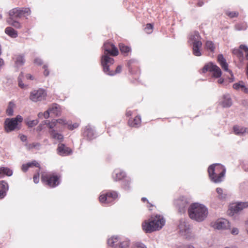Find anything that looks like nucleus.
Here are the masks:
<instances>
[{
  "instance_id": "nucleus-64",
  "label": "nucleus",
  "mask_w": 248,
  "mask_h": 248,
  "mask_svg": "<svg viewBox=\"0 0 248 248\" xmlns=\"http://www.w3.org/2000/svg\"><path fill=\"white\" fill-rule=\"evenodd\" d=\"M223 81H224V79H223V78H219V79L218 80V81H217V82H218V83L219 84H222V83H223Z\"/></svg>"
},
{
  "instance_id": "nucleus-28",
  "label": "nucleus",
  "mask_w": 248,
  "mask_h": 248,
  "mask_svg": "<svg viewBox=\"0 0 248 248\" xmlns=\"http://www.w3.org/2000/svg\"><path fill=\"white\" fill-rule=\"evenodd\" d=\"M5 32L12 38H16L17 36V31L10 27H7L5 30Z\"/></svg>"
},
{
  "instance_id": "nucleus-26",
  "label": "nucleus",
  "mask_w": 248,
  "mask_h": 248,
  "mask_svg": "<svg viewBox=\"0 0 248 248\" xmlns=\"http://www.w3.org/2000/svg\"><path fill=\"white\" fill-rule=\"evenodd\" d=\"M32 166H35L36 167H40V165L36 161H33L31 162H29L25 164H23L22 166V170L25 172L29 168L32 167Z\"/></svg>"
},
{
  "instance_id": "nucleus-30",
  "label": "nucleus",
  "mask_w": 248,
  "mask_h": 248,
  "mask_svg": "<svg viewBox=\"0 0 248 248\" xmlns=\"http://www.w3.org/2000/svg\"><path fill=\"white\" fill-rule=\"evenodd\" d=\"M7 22L10 25H11L16 29H20L21 28V24L16 20V19H7Z\"/></svg>"
},
{
  "instance_id": "nucleus-22",
  "label": "nucleus",
  "mask_w": 248,
  "mask_h": 248,
  "mask_svg": "<svg viewBox=\"0 0 248 248\" xmlns=\"http://www.w3.org/2000/svg\"><path fill=\"white\" fill-rule=\"evenodd\" d=\"M121 239L119 237L112 236L108 240V244L109 246L116 248Z\"/></svg>"
},
{
  "instance_id": "nucleus-20",
  "label": "nucleus",
  "mask_w": 248,
  "mask_h": 248,
  "mask_svg": "<svg viewBox=\"0 0 248 248\" xmlns=\"http://www.w3.org/2000/svg\"><path fill=\"white\" fill-rule=\"evenodd\" d=\"M233 131L237 135L243 136L246 134H248V127L235 125L233 126Z\"/></svg>"
},
{
  "instance_id": "nucleus-23",
  "label": "nucleus",
  "mask_w": 248,
  "mask_h": 248,
  "mask_svg": "<svg viewBox=\"0 0 248 248\" xmlns=\"http://www.w3.org/2000/svg\"><path fill=\"white\" fill-rule=\"evenodd\" d=\"M141 118L140 116H138L134 119H130L128 120V124L131 127H138L140 125Z\"/></svg>"
},
{
  "instance_id": "nucleus-17",
  "label": "nucleus",
  "mask_w": 248,
  "mask_h": 248,
  "mask_svg": "<svg viewBox=\"0 0 248 248\" xmlns=\"http://www.w3.org/2000/svg\"><path fill=\"white\" fill-rule=\"evenodd\" d=\"M248 207V202H238L232 206V210L235 213L239 212Z\"/></svg>"
},
{
  "instance_id": "nucleus-21",
  "label": "nucleus",
  "mask_w": 248,
  "mask_h": 248,
  "mask_svg": "<svg viewBox=\"0 0 248 248\" xmlns=\"http://www.w3.org/2000/svg\"><path fill=\"white\" fill-rule=\"evenodd\" d=\"M125 176V172L119 170H115L112 174V178L115 181H120Z\"/></svg>"
},
{
  "instance_id": "nucleus-3",
  "label": "nucleus",
  "mask_w": 248,
  "mask_h": 248,
  "mask_svg": "<svg viewBox=\"0 0 248 248\" xmlns=\"http://www.w3.org/2000/svg\"><path fill=\"white\" fill-rule=\"evenodd\" d=\"M165 220L161 216L151 217L145 220L142 224L143 230L146 233H150L161 229L165 225Z\"/></svg>"
},
{
  "instance_id": "nucleus-8",
  "label": "nucleus",
  "mask_w": 248,
  "mask_h": 248,
  "mask_svg": "<svg viewBox=\"0 0 248 248\" xmlns=\"http://www.w3.org/2000/svg\"><path fill=\"white\" fill-rule=\"evenodd\" d=\"M22 120V118L20 115L11 119L7 118L5 121V130L9 132L16 130L17 128L18 123L21 122Z\"/></svg>"
},
{
  "instance_id": "nucleus-29",
  "label": "nucleus",
  "mask_w": 248,
  "mask_h": 248,
  "mask_svg": "<svg viewBox=\"0 0 248 248\" xmlns=\"http://www.w3.org/2000/svg\"><path fill=\"white\" fill-rule=\"evenodd\" d=\"M12 174V170L9 169V168L5 167H0V178H1L4 175L10 176Z\"/></svg>"
},
{
  "instance_id": "nucleus-62",
  "label": "nucleus",
  "mask_w": 248,
  "mask_h": 248,
  "mask_svg": "<svg viewBox=\"0 0 248 248\" xmlns=\"http://www.w3.org/2000/svg\"><path fill=\"white\" fill-rule=\"evenodd\" d=\"M126 115L127 116H130L132 115V112L130 110H127Z\"/></svg>"
},
{
  "instance_id": "nucleus-53",
  "label": "nucleus",
  "mask_w": 248,
  "mask_h": 248,
  "mask_svg": "<svg viewBox=\"0 0 248 248\" xmlns=\"http://www.w3.org/2000/svg\"><path fill=\"white\" fill-rule=\"evenodd\" d=\"M18 81L19 86L20 87H21V88H23L25 87V86L21 80V79L20 78V76L18 78Z\"/></svg>"
},
{
  "instance_id": "nucleus-60",
  "label": "nucleus",
  "mask_w": 248,
  "mask_h": 248,
  "mask_svg": "<svg viewBox=\"0 0 248 248\" xmlns=\"http://www.w3.org/2000/svg\"><path fill=\"white\" fill-rule=\"evenodd\" d=\"M178 248H194V247L190 245H186L184 247H180Z\"/></svg>"
},
{
  "instance_id": "nucleus-2",
  "label": "nucleus",
  "mask_w": 248,
  "mask_h": 248,
  "mask_svg": "<svg viewBox=\"0 0 248 248\" xmlns=\"http://www.w3.org/2000/svg\"><path fill=\"white\" fill-rule=\"evenodd\" d=\"M188 214L191 219L200 222L206 219L208 211L205 205L199 203H194L189 206Z\"/></svg>"
},
{
  "instance_id": "nucleus-46",
  "label": "nucleus",
  "mask_w": 248,
  "mask_h": 248,
  "mask_svg": "<svg viewBox=\"0 0 248 248\" xmlns=\"http://www.w3.org/2000/svg\"><path fill=\"white\" fill-rule=\"evenodd\" d=\"M131 248H146V247L143 244L136 243L133 245Z\"/></svg>"
},
{
  "instance_id": "nucleus-40",
  "label": "nucleus",
  "mask_w": 248,
  "mask_h": 248,
  "mask_svg": "<svg viewBox=\"0 0 248 248\" xmlns=\"http://www.w3.org/2000/svg\"><path fill=\"white\" fill-rule=\"evenodd\" d=\"M130 180L129 179H125L123 183V187L125 189H128L130 188Z\"/></svg>"
},
{
  "instance_id": "nucleus-35",
  "label": "nucleus",
  "mask_w": 248,
  "mask_h": 248,
  "mask_svg": "<svg viewBox=\"0 0 248 248\" xmlns=\"http://www.w3.org/2000/svg\"><path fill=\"white\" fill-rule=\"evenodd\" d=\"M241 49L239 48H234L232 50V53L236 55L240 60L243 59V54L241 50Z\"/></svg>"
},
{
  "instance_id": "nucleus-55",
  "label": "nucleus",
  "mask_w": 248,
  "mask_h": 248,
  "mask_svg": "<svg viewBox=\"0 0 248 248\" xmlns=\"http://www.w3.org/2000/svg\"><path fill=\"white\" fill-rule=\"evenodd\" d=\"M241 91H243L246 93L248 94V88L246 87L245 85H244L242 88L241 89Z\"/></svg>"
},
{
  "instance_id": "nucleus-34",
  "label": "nucleus",
  "mask_w": 248,
  "mask_h": 248,
  "mask_svg": "<svg viewBox=\"0 0 248 248\" xmlns=\"http://www.w3.org/2000/svg\"><path fill=\"white\" fill-rule=\"evenodd\" d=\"M109 66L108 67V71H107L106 72L104 71L106 74H107L108 75L114 76V75H115L116 74H118V73H121V71H122V67L121 65L118 66L117 67L115 72H113L112 71H109Z\"/></svg>"
},
{
  "instance_id": "nucleus-39",
  "label": "nucleus",
  "mask_w": 248,
  "mask_h": 248,
  "mask_svg": "<svg viewBox=\"0 0 248 248\" xmlns=\"http://www.w3.org/2000/svg\"><path fill=\"white\" fill-rule=\"evenodd\" d=\"M44 123L46 124L51 130H52V128H53L57 124L56 121L55 120L52 121L51 122H49L48 121H44Z\"/></svg>"
},
{
  "instance_id": "nucleus-11",
  "label": "nucleus",
  "mask_w": 248,
  "mask_h": 248,
  "mask_svg": "<svg viewBox=\"0 0 248 248\" xmlns=\"http://www.w3.org/2000/svg\"><path fill=\"white\" fill-rule=\"evenodd\" d=\"M208 71L212 72L213 73V77L216 78H219L222 74L220 68L212 62L205 64L202 68L203 73Z\"/></svg>"
},
{
  "instance_id": "nucleus-44",
  "label": "nucleus",
  "mask_w": 248,
  "mask_h": 248,
  "mask_svg": "<svg viewBox=\"0 0 248 248\" xmlns=\"http://www.w3.org/2000/svg\"><path fill=\"white\" fill-rule=\"evenodd\" d=\"M226 14L231 18L236 17L238 15V13L236 12H229L227 11Z\"/></svg>"
},
{
  "instance_id": "nucleus-52",
  "label": "nucleus",
  "mask_w": 248,
  "mask_h": 248,
  "mask_svg": "<svg viewBox=\"0 0 248 248\" xmlns=\"http://www.w3.org/2000/svg\"><path fill=\"white\" fill-rule=\"evenodd\" d=\"M39 181V174L37 173L33 176V181L35 184H37Z\"/></svg>"
},
{
  "instance_id": "nucleus-56",
  "label": "nucleus",
  "mask_w": 248,
  "mask_h": 248,
  "mask_svg": "<svg viewBox=\"0 0 248 248\" xmlns=\"http://www.w3.org/2000/svg\"><path fill=\"white\" fill-rule=\"evenodd\" d=\"M241 91H243L246 93L248 94V88L246 87L245 85H244L242 88L241 89Z\"/></svg>"
},
{
  "instance_id": "nucleus-10",
  "label": "nucleus",
  "mask_w": 248,
  "mask_h": 248,
  "mask_svg": "<svg viewBox=\"0 0 248 248\" xmlns=\"http://www.w3.org/2000/svg\"><path fill=\"white\" fill-rule=\"evenodd\" d=\"M178 229L182 235L185 236L186 238H189L191 237V228L189 224L186 220H180Z\"/></svg>"
},
{
  "instance_id": "nucleus-50",
  "label": "nucleus",
  "mask_w": 248,
  "mask_h": 248,
  "mask_svg": "<svg viewBox=\"0 0 248 248\" xmlns=\"http://www.w3.org/2000/svg\"><path fill=\"white\" fill-rule=\"evenodd\" d=\"M51 113L50 111H49V108H48L46 111L43 114V116L45 119H47L49 117V114Z\"/></svg>"
},
{
  "instance_id": "nucleus-41",
  "label": "nucleus",
  "mask_w": 248,
  "mask_h": 248,
  "mask_svg": "<svg viewBox=\"0 0 248 248\" xmlns=\"http://www.w3.org/2000/svg\"><path fill=\"white\" fill-rule=\"evenodd\" d=\"M244 85L243 82L240 81L233 85V88L236 90H241L242 87Z\"/></svg>"
},
{
  "instance_id": "nucleus-37",
  "label": "nucleus",
  "mask_w": 248,
  "mask_h": 248,
  "mask_svg": "<svg viewBox=\"0 0 248 248\" xmlns=\"http://www.w3.org/2000/svg\"><path fill=\"white\" fill-rule=\"evenodd\" d=\"M0 186L1 188L0 190L2 191H5V193H6L7 191L8 190V184L4 181H0Z\"/></svg>"
},
{
  "instance_id": "nucleus-58",
  "label": "nucleus",
  "mask_w": 248,
  "mask_h": 248,
  "mask_svg": "<svg viewBox=\"0 0 248 248\" xmlns=\"http://www.w3.org/2000/svg\"><path fill=\"white\" fill-rule=\"evenodd\" d=\"M20 139L22 141H25L27 140V137L25 135H19Z\"/></svg>"
},
{
  "instance_id": "nucleus-24",
  "label": "nucleus",
  "mask_w": 248,
  "mask_h": 248,
  "mask_svg": "<svg viewBox=\"0 0 248 248\" xmlns=\"http://www.w3.org/2000/svg\"><path fill=\"white\" fill-rule=\"evenodd\" d=\"M51 137L55 140H57L59 141H62L63 139V136L62 134L57 132L54 129L50 130L49 131Z\"/></svg>"
},
{
  "instance_id": "nucleus-63",
  "label": "nucleus",
  "mask_w": 248,
  "mask_h": 248,
  "mask_svg": "<svg viewBox=\"0 0 248 248\" xmlns=\"http://www.w3.org/2000/svg\"><path fill=\"white\" fill-rule=\"evenodd\" d=\"M224 248H238V247L234 245H232V246L226 247Z\"/></svg>"
},
{
  "instance_id": "nucleus-7",
  "label": "nucleus",
  "mask_w": 248,
  "mask_h": 248,
  "mask_svg": "<svg viewBox=\"0 0 248 248\" xmlns=\"http://www.w3.org/2000/svg\"><path fill=\"white\" fill-rule=\"evenodd\" d=\"M60 176L55 173L44 174L42 175V181L51 187H54L60 184Z\"/></svg>"
},
{
  "instance_id": "nucleus-15",
  "label": "nucleus",
  "mask_w": 248,
  "mask_h": 248,
  "mask_svg": "<svg viewBox=\"0 0 248 248\" xmlns=\"http://www.w3.org/2000/svg\"><path fill=\"white\" fill-rule=\"evenodd\" d=\"M220 104L224 108H229L232 105V100L229 94H225L220 100Z\"/></svg>"
},
{
  "instance_id": "nucleus-14",
  "label": "nucleus",
  "mask_w": 248,
  "mask_h": 248,
  "mask_svg": "<svg viewBox=\"0 0 248 248\" xmlns=\"http://www.w3.org/2000/svg\"><path fill=\"white\" fill-rule=\"evenodd\" d=\"M213 227L218 230H225L230 228L229 222L226 219L219 218L217 219L212 224Z\"/></svg>"
},
{
  "instance_id": "nucleus-4",
  "label": "nucleus",
  "mask_w": 248,
  "mask_h": 248,
  "mask_svg": "<svg viewBox=\"0 0 248 248\" xmlns=\"http://www.w3.org/2000/svg\"><path fill=\"white\" fill-rule=\"evenodd\" d=\"M208 171L210 179L215 183H218L223 181L226 169L220 164H214L208 168Z\"/></svg>"
},
{
  "instance_id": "nucleus-1",
  "label": "nucleus",
  "mask_w": 248,
  "mask_h": 248,
  "mask_svg": "<svg viewBox=\"0 0 248 248\" xmlns=\"http://www.w3.org/2000/svg\"><path fill=\"white\" fill-rule=\"evenodd\" d=\"M103 49L104 54L101 57V63L104 71H108V67L114 63V59L108 56H115L118 55L119 52L117 47L112 44L109 42L104 43Z\"/></svg>"
},
{
  "instance_id": "nucleus-48",
  "label": "nucleus",
  "mask_w": 248,
  "mask_h": 248,
  "mask_svg": "<svg viewBox=\"0 0 248 248\" xmlns=\"http://www.w3.org/2000/svg\"><path fill=\"white\" fill-rule=\"evenodd\" d=\"M67 125L68 127L70 130H73L74 129L76 128L78 126V123H75L73 124H68Z\"/></svg>"
},
{
  "instance_id": "nucleus-12",
  "label": "nucleus",
  "mask_w": 248,
  "mask_h": 248,
  "mask_svg": "<svg viewBox=\"0 0 248 248\" xmlns=\"http://www.w3.org/2000/svg\"><path fill=\"white\" fill-rule=\"evenodd\" d=\"M46 96V91L42 89L35 90L31 92L30 99L33 102H36L45 99Z\"/></svg>"
},
{
  "instance_id": "nucleus-32",
  "label": "nucleus",
  "mask_w": 248,
  "mask_h": 248,
  "mask_svg": "<svg viewBox=\"0 0 248 248\" xmlns=\"http://www.w3.org/2000/svg\"><path fill=\"white\" fill-rule=\"evenodd\" d=\"M25 62L24 57L21 55H18L16 57L15 60V64L16 66L19 67L23 65Z\"/></svg>"
},
{
  "instance_id": "nucleus-59",
  "label": "nucleus",
  "mask_w": 248,
  "mask_h": 248,
  "mask_svg": "<svg viewBox=\"0 0 248 248\" xmlns=\"http://www.w3.org/2000/svg\"><path fill=\"white\" fill-rule=\"evenodd\" d=\"M43 68L45 69V71L44 72V74L45 75V76H47L49 74V72L46 69V65H44Z\"/></svg>"
},
{
  "instance_id": "nucleus-36",
  "label": "nucleus",
  "mask_w": 248,
  "mask_h": 248,
  "mask_svg": "<svg viewBox=\"0 0 248 248\" xmlns=\"http://www.w3.org/2000/svg\"><path fill=\"white\" fill-rule=\"evenodd\" d=\"M120 50L123 53H127L130 50L129 47L124 45L123 44H119Z\"/></svg>"
},
{
  "instance_id": "nucleus-9",
  "label": "nucleus",
  "mask_w": 248,
  "mask_h": 248,
  "mask_svg": "<svg viewBox=\"0 0 248 248\" xmlns=\"http://www.w3.org/2000/svg\"><path fill=\"white\" fill-rule=\"evenodd\" d=\"M189 203V202L188 199L184 196L179 197L174 202L176 208L181 214L186 213Z\"/></svg>"
},
{
  "instance_id": "nucleus-16",
  "label": "nucleus",
  "mask_w": 248,
  "mask_h": 248,
  "mask_svg": "<svg viewBox=\"0 0 248 248\" xmlns=\"http://www.w3.org/2000/svg\"><path fill=\"white\" fill-rule=\"evenodd\" d=\"M57 151L58 154L62 156L69 155L72 153L71 149L66 147L64 144H59Z\"/></svg>"
},
{
  "instance_id": "nucleus-13",
  "label": "nucleus",
  "mask_w": 248,
  "mask_h": 248,
  "mask_svg": "<svg viewBox=\"0 0 248 248\" xmlns=\"http://www.w3.org/2000/svg\"><path fill=\"white\" fill-rule=\"evenodd\" d=\"M118 197L117 193L112 191L107 193L101 194L99 196V201L103 203H109L112 202Z\"/></svg>"
},
{
  "instance_id": "nucleus-61",
  "label": "nucleus",
  "mask_w": 248,
  "mask_h": 248,
  "mask_svg": "<svg viewBox=\"0 0 248 248\" xmlns=\"http://www.w3.org/2000/svg\"><path fill=\"white\" fill-rule=\"evenodd\" d=\"M26 77V78L27 79H31V80H33V78L32 76L30 74H27Z\"/></svg>"
},
{
  "instance_id": "nucleus-19",
  "label": "nucleus",
  "mask_w": 248,
  "mask_h": 248,
  "mask_svg": "<svg viewBox=\"0 0 248 248\" xmlns=\"http://www.w3.org/2000/svg\"><path fill=\"white\" fill-rule=\"evenodd\" d=\"M217 61L224 71H228L232 75V72L228 69V64L226 62V61L224 59L222 54L218 55L217 57Z\"/></svg>"
},
{
  "instance_id": "nucleus-54",
  "label": "nucleus",
  "mask_w": 248,
  "mask_h": 248,
  "mask_svg": "<svg viewBox=\"0 0 248 248\" xmlns=\"http://www.w3.org/2000/svg\"><path fill=\"white\" fill-rule=\"evenodd\" d=\"M34 63L37 64H38V65H41L42 64V60L39 59V58H36L35 60H34Z\"/></svg>"
},
{
  "instance_id": "nucleus-38",
  "label": "nucleus",
  "mask_w": 248,
  "mask_h": 248,
  "mask_svg": "<svg viewBox=\"0 0 248 248\" xmlns=\"http://www.w3.org/2000/svg\"><path fill=\"white\" fill-rule=\"evenodd\" d=\"M235 28L237 31L246 30L247 28V25L246 23L238 24L235 25Z\"/></svg>"
},
{
  "instance_id": "nucleus-6",
  "label": "nucleus",
  "mask_w": 248,
  "mask_h": 248,
  "mask_svg": "<svg viewBox=\"0 0 248 248\" xmlns=\"http://www.w3.org/2000/svg\"><path fill=\"white\" fill-rule=\"evenodd\" d=\"M31 11L29 8H15L11 10L9 12V19H18L22 16H28Z\"/></svg>"
},
{
  "instance_id": "nucleus-33",
  "label": "nucleus",
  "mask_w": 248,
  "mask_h": 248,
  "mask_svg": "<svg viewBox=\"0 0 248 248\" xmlns=\"http://www.w3.org/2000/svg\"><path fill=\"white\" fill-rule=\"evenodd\" d=\"M216 191L217 194V198L219 199L224 200L226 198L227 194L223 192V190L221 188H217Z\"/></svg>"
},
{
  "instance_id": "nucleus-18",
  "label": "nucleus",
  "mask_w": 248,
  "mask_h": 248,
  "mask_svg": "<svg viewBox=\"0 0 248 248\" xmlns=\"http://www.w3.org/2000/svg\"><path fill=\"white\" fill-rule=\"evenodd\" d=\"M83 135L90 140H93L95 137V133L94 130L90 127V126H87L85 127L83 132Z\"/></svg>"
},
{
  "instance_id": "nucleus-57",
  "label": "nucleus",
  "mask_w": 248,
  "mask_h": 248,
  "mask_svg": "<svg viewBox=\"0 0 248 248\" xmlns=\"http://www.w3.org/2000/svg\"><path fill=\"white\" fill-rule=\"evenodd\" d=\"M6 195L5 191H2L0 190V199L3 198Z\"/></svg>"
},
{
  "instance_id": "nucleus-27",
  "label": "nucleus",
  "mask_w": 248,
  "mask_h": 248,
  "mask_svg": "<svg viewBox=\"0 0 248 248\" xmlns=\"http://www.w3.org/2000/svg\"><path fill=\"white\" fill-rule=\"evenodd\" d=\"M49 108L51 113H53L56 116H58L60 115V108L58 105L56 104H53L49 107Z\"/></svg>"
},
{
  "instance_id": "nucleus-5",
  "label": "nucleus",
  "mask_w": 248,
  "mask_h": 248,
  "mask_svg": "<svg viewBox=\"0 0 248 248\" xmlns=\"http://www.w3.org/2000/svg\"><path fill=\"white\" fill-rule=\"evenodd\" d=\"M188 43L192 45L193 53L196 56L202 55L201 48L202 46L201 37L198 31L191 33L189 36Z\"/></svg>"
},
{
  "instance_id": "nucleus-45",
  "label": "nucleus",
  "mask_w": 248,
  "mask_h": 248,
  "mask_svg": "<svg viewBox=\"0 0 248 248\" xmlns=\"http://www.w3.org/2000/svg\"><path fill=\"white\" fill-rule=\"evenodd\" d=\"M153 26L151 24H147L145 30L147 33H150L152 32Z\"/></svg>"
},
{
  "instance_id": "nucleus-49",
  "label": "nucleus",
  "mask_w": 248,
  "mask_h": 248,
  "mask_svg": "<svg viewBox=\"0 0 248 248\" xmlns=\"http://www.w3.org/2000/svg\"><path fill=\"white\" fill-rule=\"evenodd\" d=\"M6 112H7V114L9 116L12 115L14 113L13 108L10 106L7 109Z\"/></svg>"
},
{
  "instance_id": "nucleus-31",
  "label": "nucleus",
  "mask_w": 248,
  "mask_h": 248,
  "mask_svg": "<svg viewBox=\"0 0 248 248\" xmlns=\"http://www.w3.org/2000/svg\"><path fill=\"white\" fill-rule=\"evenodd\" d=\"M130 242L127 239L121 240L116 248H128Z\"/></svg>"
},
{
  "instance_id": "nucleus-43",
  "label": "nucleus",
  "mask_w": 248,
  "mask_h": 248,
  "mask_svg": "<svg viewBox=\"0 0 248 248\" xmlns=\"http://www.w3.org/2000/svg\"><path fill=\"white\" fill-rule=\"evenodd\" d=\"M38 121L37 120L29 121L27 122V124L29 127H33L37 124Z\"/></svg>"
},
{
  "instance_id": "nucleus-47",
  "label": "nucleus",
  "mask_w": 248,
  "mask_h": 248,
  "mask_svg": "<svg viewBox=\"0 0 248 248\" xmlns=\"http://www.w3.org/2000/svg\"><path fill=\"white\" fill-rule=\"evenodd\" d=\"M55 121H56V123H59L63 125L68 124V123L66 121V120L63 119H59Z\"/></svg>"
},
{
  "instance_id": "nucleus-25",
  "label": "nucleus",
  "mask_w": 248,
  "mask_h": 248,
  "mask_svg": "<svg viewBox=\"0 0 248 248\" xmlns=\"http://www.w3.org/2000/svg\"><path fill=\"white\" fill-rule=\"evenodd\" d=\"M204 48L207 51L213 53L215 52L216 46L212 41L208 40L205 43Z\"/></svg>"
},
{
  "instance_id": "nucleus-42",
  "label": "nucleus",
  "mask_w": 248,
  "mask_h": 248,
  "mask_svg": "<svg viewBox=\"0 0 248 248\" xmlns=\"http://www.w3.org/2000/svg\"><path fill=\"white\" fill-rule=\"evenodd\" d=\"M240 48L243 49L246 53V58L248 60V47L246 46L241 45L240 46Z\"/></svg>"
},
{
  "instance_id": "nucleus-51",
  "label": "nucleus",
  "mask_w": 248,
  "mask_h": 248,
  "mask_svg": "<svg viewBox=\"0 0 248 248\" xmlns=\"http://www.w3.org/2000/svg\"><path fill=\"white\" fill-rule=\"evenodd\" d=\"M239 232V230L237 228H233L231 230V233L233 235H237Z\"/></svg>"
}]
</instances>
